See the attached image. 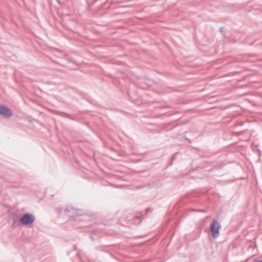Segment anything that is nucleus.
<instances>
[{
  "instance_id": "nucleus-11",
  "label": "nucleus",
  "mask_w": 262,
  "mask_h": 262,
  "mask_svg": "<svg viewBox=\"0 0 262 262\" xmlns=\"http://www.w3.org/2000/svg\"><path fill=\"white\" fill-rule=\"evenodd\" d=\"M91 238L93 241H94L95 239L92 235H91Z\"/></svg>"
},
{
  "instance_id": "nucleus-5",
  "label": "nucleus",
  "mask_w": 262,
  "mask_h": 262,
  "mask_svg": "<svg viewBox=\"0 0 262 262\" xmlns=\"http://www.w3.org/2000/svg\"><path fill=\"white\" fill-rule=\"evenodd\" d=\"M141 221V220H140V216H136L134 217L133 223L135 224H139Z\"/></svg>"
},
{
  "instance_id": "nucleus-4",
  "label": "nucleus",
  "mask_w": 262,
  "mask_h": 262,
  "mask_svg": "<svg viewBox=\"0 0 262 262\" xmlns=\"http://www.w3.org/2000/svg\"><path fill=\"white\" fill-rule=\"evenodd\" d=\"M0 115L5 118H10L13 116V112L7 106L0 104Z\"/></svg>"
},
{
  "instance_id": "nucleus-7",
  "label": "nucleus",
  "mask_w": 262,
  "mask_h": 262,
  "mask_svg": "<svg viewBox=\"0 0 262 262\" xmlns=\"http://www.w3.org/2000/svg\"><path fill=\"white\" fill-rule=\"evenodd\" d=\"M56 211L57 212H58V213H62V211H62V209H61V208H56Z\"/></svg>"
},
{
  "instance_id": "nucleus-2",
  "label": "nucleus",
  "mask_w": 262,
  "mask_h": 262,
  "mask_svg": "<svg viewBox=\"0 0 262 262\" xmlns=\"http://www.w3.org/2000/svg\"><path fill=\"white\" fill-rule=\"evenodd\" d=\"M221 226L220 223L216 220L213 219L210 226V230L211 232L212 237L216 238L219 237L220 234V229Z\"/></svg>"
},
{
  "instance_id": "nucleus-10",
  "label": "nucleus",
  "mask_w": 262,
  "mask_h": 262,
  "mask_svg": "<svg viewBox=\"0 0 262 262\" xmlns=\"http://www.w3.org/2000/svg\"><path fill=\"white\" fill-rule=\"evenodd\" d=\"M253 262H262V260L254 259Z\"/></svg>"
},
{
  "instance_id": "nucleus-9",
  "label": "nucleus",
  "mask_w": 262,
  "mask_h": 262,
  "mask_svg": "<svg viewBox=\"0 0 262 262\" xmlns=\"http://www.w3.org/2000/svg\"><path fill=\"white\" fill-rule=\"evenodd\" d=\"M185 140H186L189 143H191V141L190 139H189V138H187V137H185Z\"/></svg>"
},
{
  "instance_id": "nucleus-3",
  "label": "nucleus",
  "mask_w": 262,
  "mask_h": 262,
  "mask_svg": "<svg viewBox=\"0 0 262 262\" xmlns=\"http://www.w3.org/2000/svg\"><path fill=\"white\" fill-rule=\"evenodd\" d=\"M35 220V216L32 213H27L20 219L19 222L24 225L32 224Z\"/></svg>"
},
{
  "instance_id": "nucleus-14",
  "label": "nucleus",
  "mask_w": 262,
  "mask_h": 262,
  "mask_svg": "<svg viewBox=\"0 0 262 262\" xmlns=\"http://www.w3.org/2000/svg\"><path fill=\"white\" fill-rule=\"evenodd\" d=\"M259 154L260 155V154H261V151H260V150H259Z\"/></svg>"
},
{
  "instance_id": "nucleus-13",
  "label": "nucleus",
  "mask_w": 262,
  "mask_h": 262,
  "mask_svg": "<svg viewBox=\"0 0 262 262\" xmlns=\"http://www.w3.org/2000/svg\"><path fill=\"white\" fill-rule=\"evenodd\" d=\"M57 1H58V2L59 3H60V4H61V3H61V2L60 1V0H57Z\"/></svg>"
},
{
  "instance_id": "nucleus-8",
  "label": "nucleus",
  "mask_w": 262,
  "mask_h": 262,
  "mask_svg": "<svg viewBox=\"0 0 262 262\" xmlns=\"http://www.w3.org/2000/svg\"><path fill=\"white\" fill-rule=\"evenodd\" d=\"M225 28L223 27L220 28L221 32H223L225 30Z\"/></svg>"
},
{
  "instance_id": "nucleus-6",
  "label": "nucleus",
  "mask_w": 262,
  "mask_h": 262,
  "mask_svg": "<svg viewBox=\"0 0 262 262\" xmlns=\"http://www.w3.org/2000/svg\"><path fill=\"white\" fill-rule=\"evenodd\" d=\"M178 154V152H176L173 155L171 158L172 161L174 160L177 158Z\"/></svg>"
},
{
  "instance_id": "nucleus-12",
  "label": "nucleus",
  "mask_w": 262,
  "mask_h": 262,
  "mask_svg": "<svg viewBox=\"0 0 262 262\" xmlns=\"http://www.w3.org/2000/svg\"><path fill=\"white\" fill-rule=\"evenodd\" d=\"M173 164V161L172 160L171 162H170V165H172Z\"/></svg>"
},
{
  "instance_id": "nucleus-1",
  "label": "nucleus",
  "mask_w": 262,
  "mask_h": 262,
  "mask_svg": "<svg viewBox=\"0 0 262 262\" xmlns=\"http://www.w3.org/2000/svg\"><path fill=\"white\" fill-rule=\"evenodd\" d=\"M64 211L66 214L76 221L87 222L91 220V217L80 209L67 208Z\"/></svg>"
}]
</instances>
